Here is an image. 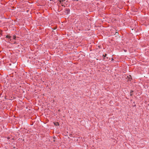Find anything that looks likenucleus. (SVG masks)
Wrapping results in <instances>:
<instances>
[{
  "label": "nucleus",
  "mask_w": 149,
  "mask_h": 149,
  "mask_svg": "<svg viewBox=\"0 0 149 149\" xmlns=\"http://www.w3.org/2000/svg\"><path fill=\"white\" fill-rule=\"evenodd\" d=\"M133 92V91H130V95L131 96H132V93Z\"/></svg>",
  "instance_id": "4"
},
{
  "label": "nucleus",
  "mask_w": 149,
  "mask_h": 149,
  "mask_svg": "<svg viewBox=\"0 0 149 149\" xmlns=\"http://www.w3.org/2000/svg\"><path fill=\"white\" fill-rule=\"evenodd\" d=\"M107 55V54H103V56L104 57V58L105 57H106Z\"/></svg>",
  "instance_id": "5"
},
{
  "label": "nucleus",
  "mask_w": 149,
  "mask_h": 149,
  "mask_svg": "<svg viewBox=\"0 0 149 149\" xmlns=\"http://www.w3.org/2000/svg\"><path fill=\"white\" fill-rule=\"evenodd\" d=\"M16 37L15 36H13V38L12 39V40L13 39V40H15L16 39Z\"/></svg>",
  "instance_id": "6"
},
{
  "label": "nucleus",
  "mask_w": 149,
  "mask_h": 149,
  "mask_svg": "<svg viewBox=\"0 0 149 149\" xmlns=\"http://www.w3.org/2000/svg\"><path fill=\"white\" fill-rule=\"evenodd\" d=\"M126 79L128 81H131V80L132 79V77L130 75H129L128 76H127L126 77Z\"/></svg>",
  "instance_id": "1"
},
{
  "label": "nucleus",
  "mask_w": 149,
  "mask_h": 149,
  "mask_svg": "<svg viewBox=\"0 0 149 149\" xmlns=\"http://www.w3.org/2000/svg\"><path fill=\"white\" fill-rule=\"evenodd\" d=\"M113 58H111V61H113Z\"/></svg>",
  "instance_id": "8"
},
{
  "label": "nucleus",
  "mask_w": 149,
  "mask_h": 149,
  "mask_svg": "<svg viewBox=\"0 0 149 149\" xmlns=\"http://www.w3.org/2000/svg\"><path fill=\"white\" fill-rule=\"evenodd\" d=\"M57 124H58V123H57Z\"/></svg>",
  "instance_id": "9"
},
{
  "label": "nucleus",
  "mask_w": 149,
  "mask_h": 149,
  "mask_svg": "<svg viewBox=\"0 0 149 149\" xmlns=\"http://www.w3.org/2000/svg\"><path fill=\"white\" fill-rule=\"evenodd\" d=\"M61 1L63 2V0H61L60 1V2H61Z\"/></svg>",
  "instance_id": "7"
},
{
  "label": "nucleus",
  "mask_w": 149,
  "mask_h": 149,
  "mask_svg": "<svg viewBox=\"0 0 149 149\" xmlns=\"http://www.w3.org/2000/svg\"><path fill=\"white\" fill-rule=\"evenodd\" d=\"M70 9L69 8H66L65 10V13L67 14H68L70 12Z\"/></svg>",
  "instance_id": "2"
},
{
  "label": "nucleus",
  "mask_w": 149,
  "mask_h": 149,
  "mask_svg": "<svg viewBox=\"0 0 149 149\" xmlns=\"http://www.w3.org/2000/svg\"><path fill=\"white\" fill-rule=\"evenodd\" d=\"M6 37L7 38H8L9 39H10V40H12V39L11 38H12V37L11 36H9L8 35L6 36Z\"/></svg>",
  "instance_id": "3"
}]
</instances>
